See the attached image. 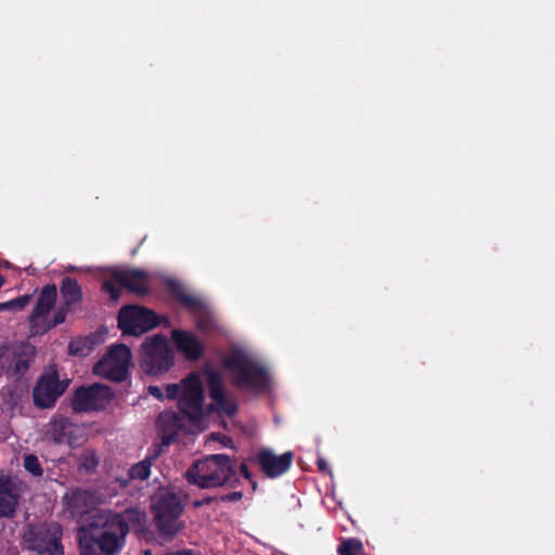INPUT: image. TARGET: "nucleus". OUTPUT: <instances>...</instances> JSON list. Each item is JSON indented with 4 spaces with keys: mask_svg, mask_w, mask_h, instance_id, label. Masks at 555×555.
<instances>
[{
    "mask_svg": "<svg viewBox=\"0 0 555 555\" xmlns=\"http://www.w3.org/2000/svg\"><path fill=\"white\" fill-rule=\"evenodd\" d=\"M223 365L235 374L234 383L237 387L259 391L269 386L267 369L243 350H233L223 359Z\"/></svg>",
    "mask_w": 555,
    "mask_h": 555,
    "instance_id": "obj_5",
    "label": "nucleus"
},
{
    "mask_svg": "<svg viewBox=\"0 0 555 555\" xmlns=\"http://www.w3.org/2000/svg\"><path fill=\"white\" fill-rule=\"evenodd\" d=\"M151 508L155 525L163 535L172 539L184 528L180 520L183 512L181 500L168 488H159L152 496Z\"/></svg>",
    "mask_w": 555,
    "mask_h": 555,
    "instance_id": "obj_4",
    "label": "nucleus"
},
{
    "mask_svg": "<svg viewBox=\"0 0 555 555\" xmlns=\"http://www.w3.org/2000/svg\"><path fill=\"white\" fill-rule=\"evenodd\" d=\"M60 292L63 300L62 304L66 307L79 304L83 298L81 286L75 278H63Z\"/></svg>",
    "mask_w": 555,
    "mask_h": 555,
    "instance_id": "obj_22",
    "label": "nucleus"
},
{
    "mask_svg": "<svg viewBox=\"0 0 555 555\" xmlns=\"http://www.w3.org/2000/svg\"><path fill=\"white\" fill-rule=\"evenodd\" d=\"M243 498L242 491H233L224 495H220V502H238Z\"/></svg>",
    "mask_w": 555,
    "mask_h": 555,
    "instance_id": "obj_32",
    "label": "nucleus"
},
{
    "mask_svg": "<svg viewBox=\"0 0 555 555\" xmlns=\"http://www.w3.org/2000/svg\"><path fill=\"white\" fill-rule=\"evenodd\" d=\"M49 435L57 444L79 446L83 441V429L65 416H53L49 423Z\"/></svg>",
    "mask_w": 555,
    "mask_h": 555,
    "instance_id": "obj_13",
    "label": "nucleus"
},
{
    "mask_svg": "<svg viewBox=\"0 0 555 555\" xmlns=\"http://www.w3.org/2000/svg\"><path fill=\"white\" fill-rule=\"evenodd\" d=\"M144 351L145 362L150 366V373L158 374L168 371L173 364V353L164 334L147 337L141 345Z\"/></svg>",
    "mask_w": 555,
    "mask_h": 555,
    "instance_id": "obj_9",
    "label": "nucleus"
},
{
    "mask_svg": "<svg viewBox=\"0 0 555 555\" xmlns=\"http://www.w3.org/2000/svg\"><path fill=\"white\" fill-rule=\"evenodd\" d=\"M130 361L131 351L127 345H113L94 364L93 373L112 382L120 383L128 378Z\"/></svg>",
    "mask_w": 555,
    "mask_h": 555,
    "instance_id": "obj_6",
    "label": "nucleus"
},
{
    "mask_svg": "<svg viewBox=\"0 0 555 555\" xmlns=\"http://www.w3.org/2000/svg\"><path fill=\"white\" fill-rule=\"evenodd\" d=\"M317 464H318L319 470H321V472H324L327 467V464L323 459H319Z\"/></svg>",
    "mask_w": 555,
    "mask_h": 555,
    "instance_id": "obj_38",
    "label": "nucleus"
},
{
    "mask_svg": "<svg viewBox=\"0 0 555 555\" xmlns=\"http://www.w3.org/2000/svg\"><path fill=\"white\" fill-rule=\"evenodd\" d=\"M113 389L100 383L78 387L73 397L70 406L75 413H90L106 409L114 399Z\"/></svg>",
    "mask_w": 555,
    "mask_h": 555,
    "instance_id": "obj_7",
    "label": "nucleus"
},
{
    "mask_svg": "<svg viewBox=\"0 0 555 555\" xmlns=\"http://www.w3.org/2000/svg\"><path fill=\"white\" fill-rule=\"evenodd\" d=\"M31 295H23L17 298L10 300L11 310H22L24 309L30 301Z\"/></svg>",
    "mask_w": 555,
    "mask_h": 555,
    "instance_id": "obj_31",
    "label": "nucleus"
},
{
    "mask_svg": "<svg viewBox=\"0 0 555 555\" xmlns=\"http://www.w3.org/2000/svg\"><path fill=\"white\" fill-rule=\"evenodd\" d=\"M146 279H147V273L143 270H141V297H143L144 295L149 294V288L146 286Z\"/></svg>",
    "mask_w": 555,
    "mask_h": 555,
    "instance_id": "obj_34",
    "label": "nucleus"
},
{
    "mask_svg": "<svg viewBox=\"0 0 555 555\" xmlns=\"http://www.w3.org/2000/svg\"><path fill=\"white\" fill-rule=\"evenodd\" d=\"M242 476L247 479V480H250L251 479V473L249 472L247 465L245 463H242L238 467Z\"/></svg>",
    "mask_w": 555,
    "mask_h": 555,
    "instance_id": "obj_35",
    "label": "nucleus"
},
{
    "mask_svg": "<svg viewBox=\"0 0 555 555\" xmlns=\"http://www.w3.org/2000/svg\"><path fill=\"white\" fill-rule=\"evenodd\" d=\"M224 440L225 441H223V444H225V446L228 444V442H232L231 438H229V437H224Z\"/></svg>",
    "mask_w": 555,
    "mask_h": 555,
    "instance_id": "obj_41",
    "label": "nucleus"
},
{
    "mask_svg": "<svg viewBox=\"0 0 555 555\" xmlns=\"http://www.w3.org/2000/svg\"><path fill=\"white\" fill-rule=\"evenodd\" d=\"M203 374L206 377L209 397L212 401L210 410L217 411L220 415L233 417L237 412V403L233 397L227 395L221 374L209 365L203 369Z\"/></svg>",
    "mask_w": 555,
    "mask_h": 555,
    "instance_id": "obj_10",
    "label": "nucleus"
},
{
    "mask_svg": "<svg viewBox=\"0 0 555 555\" xmlns=\"http://www.w3.org/2000/svg\"><path fill=\"white\" fill-rule=\"evenodd\" d=\"M363 545L358 539L344 540L337 550L338 555H363Z\"/></svg>",
    "mask_w": 555,
    "mask_h": 555,
    "instance_id": "obj_25",
    "label": "nucleus"
},
{
    "mask_svg": "<svg viewBox=\"0 0 555 555\" xmlns=\"http://www.w3.org/2000/svg\"><path fill=\"white\" fill-rule=\"evenodd\" d=\"M35 348L29 344L16 347L10 356L9 370L14 375H23L26 373L34 360Z\"/></svg>",
    "mask_w": 555,
    "mask_h": 555,
    "instance_id": "obj_19",
    "label": "nucleus"
},
{
    "mask_svg": "<svg viewBox=\"0 0 555 555\" xmlns=\"http://www.w3.org/2000/svg\"><path fill=\"white\" fill-rule=\"evenodd\" d=\"M183 416L176 412L160 413L157 418L162 431L163 443L168 446L173 442L183 429Z\"/></svg>",
    "mask_w": 555,
    "mask_h": 555,
    "instance_id": "obj_16",
    "label": "nucleus"
},
{
    "mask_svg": "<svg viewBox=\"0 0 555 555\" xmlns=\"http://www.w3.org/2000/svg\"><path fill=\"white\" fill-rule=\"evenodd\" d=\"M17 506V495L10 480L0 479V517L11 518Z\"/></svg>",
    "mask_w": 555,
    "mask_h": 555,
    "instance_id": "obj_21",
    "label": "nucleus"
},
{
    "mask_svg": "<svg viewBox=\"0 0 555 555\" xmlns=\"http://www.w3.org/2000/svg\"><path fill=\"white\" fill-rule=\"evenodd\" d=\"M168 327L169 319L166 315H159L152 309L141 306V334L156 328L159 325Z\"/></svg>",
    "mask_w": 555,
    "mask_h": 555,
    "instance_id": "obj_24",
    "label": "nucleus"
},
{
    "mask_svg": "<svg viewBox=\"0 0 555 555\" xmlns=\"http://www.w3.org/2000/svg\"><path fill=\"white\" fill-rule=\"evenodd\" d=\"M68 380H60L59 373H43L33 388V401L39 409H51L66 391Z\"/></svg>",
    "mask_w": 555,
    "mask_h": 555,
    "instance_id": "obj_8",
    "label": "nucleus"
},
{
    "mask_svg": "<svg viewBox=\"0 0 555 555\" xmlns=\"http://www.w3.org/2000/svg\"><path fill=\"white\" fill-rule=\"evenodd\" d=\"M129 526L120 514L98 511L77 530L80 555H116L125 545Z\"/></svg>",
    "mask_w": 555,
    "mask_h": 555,
    "instance_id": "obj_1",
    "label": "nucleus"
},
{
    "mask_svg": "<svg viewBox=\"0 0 555 555\" xmlns=\"http://www.w3.org/2000/svg\"><path fill=\"white\" fill-rule=\"evenodd\" d=\"M91 498L88 491L74 489L65 495L67 508L73 515H82L87 513Z\"/></svg>",
    "mask_w": 555,
    "mask_h": 555,
    "instance_id": "obj_23",
    "label": "nucleus"
},
{
    "mask_svg": "<svg viewBox=\"0 0 555 555\" xmlns=\"http://www.w3.org/2000/svg\"><path fill=\"white\" fill-rule=\"evenodd\" d=\"M201 500L203 501L204 506L205 505H209V504H211L214 502H220L219 496H212V495H206V496H204Z\"/></svg>",
    "mask_w": 555,
    "mask_h": 555,
    "instance_id": "obj_36",
    "label": "nucleus"
},
{
    "mask_svg": "<svg viewBox=\"0 0 555 555\" xmlns=\"http://www.w3.org/2000/svg\"><path fill=\"white\" fill-rule=\"evenodd\" d=\"M118 327L122 335L139 337V305L122 307L118 312Z\"/></svg>",
    "mask_w": 555,
    "mask_h": 555,
    "instance_id": "obj_20",
    "label": "nucleus"
},
{
    "mask_svg": "<svg viewBox=\"0 0 555 555\" xmlns=\"http://www.w3.org/2000/svg\"><path fill=\"white\" fill-rule=\"evenodd\" d=\"M185 478L201 489L234 488L240 483L235 459L227 454H210L196 461L186 470Z\"/></svg>",
    "mask_w": 555,
    "mask_h": 555,
    "instance_id": "obj_2",
    "label": "nucleus"
},
{
    "mask_svg": "<svg viewBox=\"0 0 555 555\" xmlns=\"http://www.w3.org/2000/svg\"><path fill=\"white\" fill-rule=\"evenodd\" d=\"M69 352H70V353H73V354H76V353H77V351L73 349V346H72V345L69 346Z\"/></svg>",
    "mask_w": 555,
    "mask_h": 555,
    "instance_id": "obj_43",
    "label": "nucleus"
},
{
    "mask_svg": "<svg viewBox=\"0 0 555 555\" xmlns=\"http://www.w3.org/2000/svg\"><path fill=\"white\" fill-rule=\"evenodd\" d=\"M147 392L158 400L167 399L166 392L164 393L163 390L158 386H149Z\"/></svg>",
    "mask_w": 555,
    "mask_h": 555,
    "instance_id": "obj_33",
    "label": "nucleus"
},
{
    "mask_svg": "<svg viewBox=\"0 0 555 555\" xmlns=\"http://www.w3.org/2000/svg\"><path fill=\"white\" fill-rule=\"evenodd\" d=\"M293 459L294 454L291 451L276 455L270 449H261L256 454L255 461L267 477L276 478L289 469Z\"/></svg>",
    "mask_w": 555,
    "mask_h": 555,
    "instance_id": "obj_14",
    "label": "nucleus"
},
{
    "mask_svg": "<svg viewBox=\"0 0 555 555\" xmlns=\"http://www.w3.org/2000/svg\"><path fill=\"white\" fill-rule=\"evenodd\" d=\"M31 548L43 555H64L62 545L63 530L60 524H43L31 532Z\"/></svg>",
    "mask_w": 555,
    "mask_h": 555,
    "instance_id": "obj_11",
    "label": "nucleus"
},
{
    "mask_svg": "<svg viewBox=\"0 0 555 555\" xmlns=\"http://www.w3.org/2000/svg\"><path fill=\"white\" fill-rule=\"evenodd\" d=\"M171 339L176 349L189 361H196L204 354V345L189 331L175 328L171 332Z\"/></svg>",
    "mask_w": 555,
    "mask_h": 555,
    "instance_id": "obj_15",
    "label": "nucleus"
},
{
    "mask_svg": "<svg viewBox=\"0 0 555 555\" xmlns=\"http://www.w3.org/2000/svg\"><path fill=\"white\" fill-rule=\"evenodd\" d=\"M166 286L169 293V296L178 301L181 306H183L185 309H188L190 312H198L202 307V300L194 296L193 294H190L183 284H181L179 281L175 280H168L166 282Z\"/></svg>",
    "mask_w": 555,
    "mask_h": 555,
    "instance_id": "obj_18",
    "label": "nucleus"
},
{
    "mask_svg": "<svg viewBox=\"0 0 555 555\" xmlns=\"http://www.w3.org/2000/svg\"><path fill=\"white\" fill-rule=\"evenodd\" d=\"M192 506H193L194 508H199V507L204 506V504H203V501L199 499V500H194V501L192 502Z\"/></svg>",
    "mask_w": 555,
    "mask_h": 555,
    "instance_id": "obj_40",
    "label": "nucleus"
},
{
    "mask_svg": "<svg viewBox=\"0 0 555 555\" xmlns=\"http://www.w3.org/2000/svg\"><path fill=\"white\" fill-rule=\"evenodd\" d=\"M3 310H11L10 300L5 301V302H0V311H3Z\"/></svg>",
    "mask_w": 555,
    "mask_h": 555,
    "instance_id": "obj_39",
    "label": "nucleus"
},
{
    "mask_svg": "<svg viewBox=\"0 0 555 555\" xmlns=\"http://www.w3.org/2000/svg\"><path fill=\"white\" fill-rule=\"evenodd\" d=\"M101 289L109 295L113 301L120 298L121 289L139 294V269H112L103 281Z\"/></svg>",
    "mask_w": 555,
    "mask_h": 555,
    "instance_id": "obj_12",
    "label": "nucleus"
},
{
    "mask_svg": "<svg viewBox=\"0 0 555 555\" xmlns=\"http://www.w3.org/2000/svg\"><path fill=\"white\" fill-rule=\"evenodd\" d=\"M157 457V452L153 455H147L144 460H141V481L146 480L151 475V466L153 461Z\"/></svg>",
    "mask_w": 555,
    "mask_h": 555,
    "instance_id": "obj_30",
    "label": "nucleus"
},
{
    "mask_svg": "<svg viewBox=\"0 0 555 555\" xmlns=\"http://www.w3.org/2000/svg\"><path fill=\"white\" fill-rule=\"evenodd\" d=\"M56 297L57 289L55 284H48L43 286L29 315V322L35 324L38 319L48 315L56 302Z\"/></svg>",
    "mask_w": 555,
    "mask_h": 555,
    "instance_id": "obj_17",
    "label": "nucleus"
},
{
    "mask_svg": "<svg viewBox=\"0 0 555 555\" xmlns=\"http://www.w3.org/2000/svg\"><path fill=\"white\" fill-rule=\"evenodd\" d=\"M24 468L31 474L34 477H42L43 468L39 462V459L35 454H26L24 456Z\"/></svg>",
    "mask_w": 555,
    "mask_h": 555,
    "instance_id": "obj_26",
    "label": "nucleus"
},
{
    "mask_svg": "<svg viewBox=\"0 0 555 555\" xmlns=\"http://www.w3.org/2000/svg\"><path fill=\"white\" fill-rule=\"evenodd\" d=\"M143 555H153L151 550H144Z\"/></svg>",
    "mask_w": 555,
    "mask_h": 555,
    "instance_id": "obj_42",
    "label": "nucleus"
},
{
    "mask_svg": "<svg viewBox=\"0 0 555 555\" xmlns=\"http://www.w3.org/2000/svg\"><path fill=\"white\" fill-rule=\"evenodd\" d=\"M163 555H196L192 550H181V551H177V552H169V553H165Z\"/></svg>",
    "mask_w": 555,
    "mask_h": 555,
    "instance_id": "obj_37",
    "label": "nucleus"
},
{
    "mask_svg": "<svg viewBox=\"0 0 555 555\" xmlns=\"http://www.w3.org/2000/svg\"><path fill=\"white\" fill-rule=\"evenodd\" d=\"M69 310H70V307H66L62 304V306L53 314L52 320L49 322L48 328H52L56 325L64 323Z\"/></svg>",
    "mask_w": 555,
    "mask_h": 555,
    "instance_id": "obj_29",
    "label": "nucleus"
},
{
    "mask_svg": "<svg viewBox=\"0 0 555 555\" xmlns=\"http://www.w3.org/2000/svg\"><path fill=\"white\" fill-rule=\"evenodd\" d=\"M166 398L178 400L180 414L192 425L202 423L205 416L204 389L197 373L191 372L179 384H168Z\"/></svg>",
    "mask_w": 555,
    "mask_h": 555,
    "instance_id": "obj_3",
    "label": "nucleus"
},
{
    "mask_svg": "<svg viewBox=\"0 0 555 555\" xmlns=\"http://www.w3.org/2000/svg\"><path fill=\"white\" fill-rule=\"evenodd\" d=\"M139 478V463L133 464L126 477H116L115 482L119 485V489L124 490L128 486L129 481Z\"/></svg>",
    "mask_w": 555,
    "mask_h": 555,
    "instance_id": "obj_28",
    "label": "nucleus"
},
{
    "mask_svg": "<svg viewBox=\"0 0 555 555\" xmlns=\"http://www.w3.org/2000/svg\"><path fill=\"white\" fill-rule=\"evenodd\" d=\"M99 465V459L94 451L86 450L80 456V467L87 473H93Z\"/></svg>",
    "mask_w": 555,
    "mask_h": 555,
    "instance_id": "obj_27",
    "label": "nucleus"
}]
</instances>
